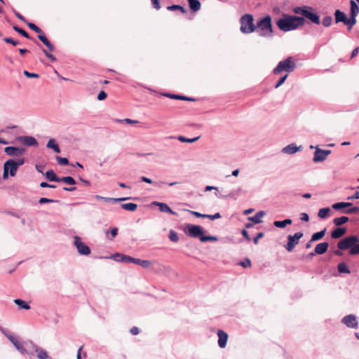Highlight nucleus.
I'll use <instances>...</instances> for the list:
<instances>
[{
  "label": "nucleus",
  "instance_id": "1",
  "mask_svg": "<svg viewBox=\"0 0 359 359\" xmlns=\"http://www.w3.org/2000/svg\"><path fill=\"white\" fill-rule=\"evenodd\" d=\"M305 19L303 17L283 15L277 22V26L283 32H289L298 29L305 24Z\"/></svg>",
  "mask_w": 359,
  "mask_h": 359
},
{
  "label": "nucleus",
  "instance_id": "2",
  "mask_svg": "<svg viewBox=\"0 0 359 359\" xmlns=\"http://www.w3.org/2000/svg\"><path fill=\"white\" fill-rule=\"evenodd\" d=\"M256 31L258 35L262 37L268 38L273 36V30L270 15H266L257 21Z\"/></svg>",
  "mask_w": 359,
  "mask_h": 359
},
{
  "label": "nucleus",
  "instance_id": "3",
  "mask_svg": "<svg viewBox=\"0 0 359 359\" xmlns=\"http://www.w3.org/2000/svg\"><path fill=\"white\" fill-rule=\"evenodd\" d=\"M313 10L312 7L304 6L294 7L292 11L296 14L302 15L304 18H306L311 22L319 25L320 22V16L316 13L312 12Z\"/></svg>",
  "mask_w": 359,
  "mask_h": 359
},
{
  "label": "nucleus",
  "instance_id": "4",
  "mask_svg": "<svg viewBox=\"0 0 359 359\" xmlns=\"http://www.w3.org/2000/svg\"><path fill=\"white\" fill-rule=\"evenodd\" d=\"M240 30L243 34H250L256 30L253 16L251 14H245L240 18Z\"/></svg>",
  "mask_w": 359,
  "mask_h": 359
},
{
  "label": "nucleus",
  "instance_id": "5",
  "mask_svg": "<svg viewBox=\"0 0 359 359\" xmlns=\"http://www.w3.org/2000/svg\"><path fill=\"white\" fill-rule=\"evenodd\" d=\"M296 68V64L292 57H288L286 59L280 61L277 66L273 69V73L274 74H279L282 72H292Z\"/></svg>",
  "mask_w": 359,
  "mask_h": 359
},
{
  "label": "nucleus",
  "instance_id": "6",
  "mask_svg": "<svg viewBox=\"0 0 359 359\" xmlns=\"http://www.w3.org/2000/svg\"><path fill=\"white\" fill-rule=\"evenodd\" d=\"M358 241L359 238L357 236H350L339 241L337 247L340 250H345L348 248L351 249L358 245Z\"/></svg>",
  "mask_w": 359,
  "mask_h": 359
},
{
  "label": "nucleus",
  "instance_id": "7",
  "mask_svg": "<svg viewBox=\"0 0 359 359\" xmlns=\"http://www.w3.org/2000/svg\"><path fill=\"white\" fill-rule=\"evenodd\" d=\"M17 170L18 168L15 160L9 159L6 161L4 165L3 179L6 180L8 177V174H10L11 177L15 176Z\"/></svg>",
  "mask_w": 359,
  "mask_h": 359
},
{
  "label": "nucleus",
  "instance_id": "8",
  "mask_svg": "<svg viewBox=\"0 0 359 359\" xmlns=\"http://www.w3.org/2000/svg\"><path fill=\"white\" fill-rule=\"evenodd\" d=\"M185 233L191 238H199L203 234V229L199 225L189 224L185 226Z\"/></svg>",
  "mask_w": 359,
  "mask_h": 359
},
{
  "label": "nucleus",
  "instance_id": "9",
  "mask_svg": "<svg viewBox=\"0 0 359 359\" xmlns=\"http://www.w3.org/2000/svg\"><path fill=\"white\" fill-rule=\"evenodd\" d=\"M304 233L302 232H297L293 236L289 235L287 236V243L285 248L288 252H292L296 245L298 244L299 241L302 238Z\"/></svg>",
  "mask_w": 359,
  "mask_h": 359
},
{
  "label": "nucleus",
  "instance_id": "10",
  "mask_svg": "<svg viewBox=\"0 0 359 359\" xmlns=\"http://www.w3.org/2000/svg\"><path fill=\"white\" fill-rule=\"evenodd\" d=\"M315 149L313 158L314 163L324 161L332 152L331 150L321 149L318 146L315 147Z\"/></svg>",
  "mask_w": 359,
  "mask_h": 359
},
{
  "label": "nucleus",
  "instance_id": "11",
  "mask_svg": "<svg viewBox=\"0 0 359 359\" xmlns=\"http://www.w3.org/2000/svg\"><path fill=\"white\" fill-rule=\"evenodd\" d=\"M74 244L76 246L79 253L81 255H88L90 253V248L83 243L81 238L78 236H74Z\"/></svg>",
  "mask_w": 359,
  "mask_h": 359
},
{
  "label": "nucleus",
  "instance_id": "12",
  "mask_svg": "<svg viewBox=\"0 0 359 359\" xmlns=\"http://www.w3.org/2000/svg\"><path fill=\"white\" fill-rule=\"evenodd\" d=\"M341 323L349 328L356 329L358 327V318L354 314H349L345 316L341 319Z\"/></svg>",
  "mask_w": 359,
  "mask_h": 359
},
{
  "label": "nucleus",
  "instance_id": "13",
  "mask_svg": "<svg viewBox=\"0 0 359 359\" xmlns=\"http://www.w3.org/2000/svg\"><path fill=\"white\" fill-rule=\"evenodd\" d=\"M16 141L28 147L38 146L37 140L32 136H18Z\"/></svg>",
  "mask_w": 359,
  "mask_h": 359
},
{
  "label": "nucleus",
  "instance_id": "14",
  "mask_svg": "<svg viewBox=\"0 0 359 359\" xmlns=\"http://www.w3.org/2000/svg\"><path fill=\"white\" fill-rule=\"evenodd\" d=\"M34 32L38 33L39 39L48 48V49L52 52L54 50V46L50 42V41L47 39L45 34L42 31V29L36 27V29H34Z\"/></svg>",
  "mask_w": 359,
  "mask_h": 359
},
{
  "label": "nucleus",
  "instance_id": "15",
  "mask_svg": "<svg viewBox=\"0 0 359 359\" xmlns=\"http://www.w3.org/2000/svg\"><path fill=\"white\" fill-rule=\"evenodd\" d=\"M34 32L38 33L39 39L48 48V49L52 52L54 50V46L50 42V41L47 39L45 34L42 31V29L36 27V29H34Z\"/></svg>",
  "mask_w": 359,
  "mask_h": 359
},
{
  "label": "nucleus",
  "instance_id": "16",
  "mask_svg": "<svg viewBox=\"0 0 359 359\" xmlns=\"http://www.w3.org/2000/svg\"><path fill=\"white\" fill-rule=\"evenodd\" d=\"M9 341L13 344L15 348L21 353V354H28L32 355V351H27V350L24 347L22 342L20 341L16 337L14 336H11L9 337Z\"/></svg>",
  "mask_w": 359,
  "mask_h": 359
},
{
  "label": "nucleus",
  "instance_id": "17",
  "mask_svg": "<svg viewBox=\"0 0 359 359\" xmlns=\"http://www.w3.org/2000/svg\"><path fill=\"white\" fill-rule=\"evenodd\" d=\"M4 151L7 155L11 156H20V155L23 154L26 151V149L22 147H16L10 146V147H5Z\"/></svg>",
  "mask_w": 359,
  "mask_h": 359
},
{
  "label": "nucleus",
  "instance_id": "18",
  "mask_svg": "<svg viewBox=\"0 0 359 359\" xmlns=\"http://www.w3.org/2000/svg\"><path fill=\"white\" fill-rule=\"evenodd\" d=\"M302 149H303L302 146L300 145V146L297 147L296 145V144L292 143V144H290L287 145L286 147H283L281 150V152L283 154H285L292 155V154H295L297 151H302Z\"/></svg>",
  "mask_w": 359,
  "mask_h": 359
},
{
  "label": "nucleus",
  "instance_id": "19",
  "mask_svg": "<svg viewBox=\"0 0 359 359\" xmlns=\"http://www.w3.org/2000/svg\"><path fill=\"white\" fill-rule=\"evenodd\" d=\"M218 335V346L220 348H224L226 345V342L228 340V334L226 332L223 330H219L217 332Z\"/></svg>",
  "mask_w": 359,
  "mask_h": 359
},
{
  "label": "nucleus",
  "instance_id": "20",
  "mask_svg": "<svg viewBox=\"0 0 359 359\" xmlns=\"http://www.w3.org/2000/svg\"><path fill=\"white\" fill-rule=\"evenodd\" d=\"M153 205L158 206L159 210L162 212H168L174 215H176V212L172 211V209L166 203L155 201L153 203Z\"/></svg>",
  "mask_w": 359,
  "mask_h": 359
},
{
  "label": "nucleus",
  "instance_id": "21",
  "mask_svg": "<svg viewBox=\"0 0 359 359\" xmlns=\"http://www.w3.org/2000/svg\"><path fill=\"white\" fill-rule=\"evenodd\" d=\"M111 258L116 262L130 263V256L125 255L121 253H115L111 256Z\"/></svg>",
  "mask_w": 359,
  "mask_h": 359
},
{
  "label": "nucleus",
  "instance_id": "22",
  "mask_svg": "<svg viewBox=\"0 0 359 359\" xmlns=\"http://www.w3.org/2000/svg\"><path fill=\"white\" fill-rule=\"evenodd\" d=\"M329 244L327 242L320 243L315 247V253L318 255H323L328 249Z\"/></svg>",
  "mask_w": 359,
  "mask_h": 359
},
{
  "label": "nucleus",
  "instance_id": "23",
  "mask_svg": "<svg viewBox=\"0 0 359 359\" xmlns=\"http://www.w3.org/2000/svg\"><path fill=\"white\" fill-rule=\"evenodd\" d=\"M163 95L165 97L172 98V99H175V100H187V101H190V102H195L196 100L194 97H189L180 95L164 93Z\"/></svg>",
  "mask_w": 359,
  "mask_h": 359
},
{
  "label": "nucleus",
  "instance_id": "24",
  "mask_svg": "<svg viewBox=\"0 0 359 359\" xmlns=\"http://www.w3.org/2000/svg\"><path fill=\"white\" fill-rule=\"evenodd\" d=\"M346 232V229L344 227H338L333 230L331 233V236L334 239H337L342 237Z\"/></svg>",
  "mask_w": 359,
  "mask_h": 359
},
{
  "label": "nucleus",
  "instance_id": "25",
  "mask_svg": "<svg viewBox=\"0 0 359 359\" xmlns=\"http://www.w3.org/2000/svg\"><path fill=\"white\" fill-rule=\"evenodd\" d=\"M334 15L336 23L343 22L345 24L347 17L344 12L340 10H336Z\"/></svg>",
  "mask_w": 359,
  "mask_h": 359
},
{
  "label": "nucleus",
  "instance_id": "26",
  "mask_svg": "<svg viewBox=\"0 0 359 359\" xmlns=\"http://www.w3.org/2000/svg\"><path fill=\"white\" fill-rule=\"evenodd\" d=\"M265 215V212L258 211L254 216L248 217V220L254 224H259L262 222L261 218Z\"/></svg>",
  "mask_w": 359,
  "mask_h": 359
},
{
  "label": "nucleus",
  "instance_id": "27",
  "mask_svg": "<svg viewBox=\"0 0 359 359\" xmlns=\"http://www.w3.org/2000/svg\"><path fill=\"white\" fill-rule=\"evenodd\" d=\"M187 1L189 3V8L192 11L196 12L200 10L201 4L198 0H187Z\"/></svg>",
  "mask_w": 359,
  "mask_h": 359
},
{
  "label": "nucleus",
  "instance_id": "28",
  "mask_svg": "<svg viewBox=\"0 0 359 359\" xmlns=\"http://www.w3.org/2000/svg\"><path fill=\"white\" fill-rule=\"evenodd\" d=\"M350 6V15L356 17L359 12L358 4L355 1L351 0Z\"/></svg>",
  "mask_w": 359,
  "mask_h": 359
},
{
  "label": "nucleus",
  "instance_id": "29",
  "mask_svg": "<svg viewBox=\"0 0 359 359\" xmlns=\"http://www.w3.org/2000/svg\"><path fill=\"white\" fill-rule=\"evenodd\" d=\"M46 177L50 182H59L60 177L57 176L55 172L53 170H48L46 174Z\"/></svg>",
  "mask_w": 359,
  "mask_h": 359
},
{
  "label": "nucleus",
  "instance_id": "30",
  "mask_svg": "<svg viewBox=\"0 0 359 359\" xmlns=\"http://www.w3.org/2000/svg\"><path fill=\"white\" fill-rule=\"evenodd\" d=\"M35 353H37L39 359H48L49 358L48 352L41 347H36Z\"/></svg>",
  "mask_w": 359,
  "mask_h": 359
},
{
  "label": "nucleus",
  "instance_id": "31",
  "mask_svg": "<svg viewBox=\"0 0 359 359\" xmlns=\"http://www.w3.org/2000/svg\"><path fill=\"white\" fill-rule=\"evenodd\" d=\"M46 147L48 148L53 149V151L56 153L60 152V147L54 139L49 140V141L47 143Z\"/></svg>",
  "mask_w": 359,
  "mask_h": 359
},
{
  "label": "nucleus",
  "instance_id": "32",
  "mask_svg": "<svg viewBox=\"0 0 359 359\" xmlns=\"http://www.w3.org/2000/svg\"><path fill=\"white\" fill-rule=\"evenodd\" d=\"M325 233L326 229H324L320 231L314 233L311 236L310 242H314L320 240L325 236Z\"/></svg>",
  "mask_w": 359,
  "mask_h": 359
},
{
  "label": "nucleus",
  "instance_id": "33",
  "mask_svg": "<svg viewBox=\"0 0 359 359\" xmlns=\"http://www.w3.org/2000/svg\"><path fill=\"white\" fill-rule=\"evenodd\" d=\"M338 272L340 273H350L351 271L344 262H341L337 266Z\"/></svg>",
  "mask_w": 359,
  "mask_h": 359
},
{
  "label": "nucleus",
  "instance_id": "34",
  "mask_svg": "<svg viewBox=\"0 0 359 359\" xmlns=\"http://www.w3.org/2000/svg\"><path fill=\"white\" fill-rule=\"evenodd\" d=\"M355 24H356V17L350 15L349 18H346V20L344 25H347V29L348 31H350Z\"/></svg>",
  "mask_w": 359,
  "mask_h": 359
},
{
  "label": "nucleus",
  "instance_id": "35",
  "mask_svg": "<svg viewBox=\"0 0 359 359\" xmlns=\"http://www.w3.org/2000/svg\"><path fill=\"white\" fill-rule=\"evenodd\" d=\"M59 182H64L70 185H74L76 183V180L71 176L60 177Z\"/></svg>",
  "mask_w": 359,
  "mask_h": 359
},
{
  "label": "nucleus",
  "instance_id": "36",
  "mask_svg": "<svg viewBox=\"0 0 359 359\" xmlns=\"http://www.w3.org/2000/svg\"><path fill=\"white\" fill-rule=\"evenodd\" d=\"M348 221V217L342 216V217L334 219L333 223L334 224V225L339 226L346 223Z\"/></svg>",
  "mask_w": 359,
  "mask_h": 359
},
{
  "label": "nucleus",
  "instance_id": "37",
  "mask_svg": "<svg viewBox=\"0 0 359 359\" xmlns=\"http://www.w3.org/2000/svg\"><path fill=\"white\" fill-rule=\"evenodd\" d=\"M121 208L126 210L133 212L136 210L137 205L133 203H123L121 204Z\"/></svg>",
  "mask_w": 359,
  "mask_h": 359
},
{
  "label": "nucleus",
  "instance_id": "38",
  "mask_svg": "<svg viewBox=\"0 0 359 359\" xmlns=\"http://www.w3.org/2000/svg\"><path fill=\"white\" fill-rule=\"evenodd\" d=\"M14 303L22 309H24L26 310H29L30 309L29 305L26 302H25L20 299H14Z\"/></svg>",
  "mask_w": 359,
  "mask_h": 359
},
{
  "label": "nucleus",
  "instance_id": "39",
  "mask_svg": "<svg viewBox=\"0 0 359 359\" xmlns=\"http://www.w3.org/2000/svg\"><path fill=\"white\" fill-rule=\"evenodd\" d=\"M130 199L129 197H123V198H109V197H104L102 201L104 202H121V201H125L126 200Z\"/></svg>",
  "mask_w": 359,
  "mask_h": 359
},
{
  "label": "nucleus",
  "instance_id": "40",
  "mask_svg": "<svg viewBox=\"0 0 359 359\" xmlns=\"http://www.w3.org/2000/svg\"><path fill=\"white\" fill-rule=\"evenodd\" d=\"M330 211V208H323L319 210L318 216L321 219H325L328 216Z\"/></svg>",
  "mask_w": 359,
  "mask_h": 359
},
{
  "label": "nucleus",
  "instance_id": "41",
  "mask_svg": "<svg viewBox=\"0 0 359 359\" xmlns=\"http://www.w3.org/2000/svg\"><path fill=\"white\" fill-rule=\"evenodd\" d=\"M200 137H196L194 138H187L184 136H178L177 140L182 142H186V143H193L197 141L199 139Z\"/></svg>",
  "mask_w": 359,
  "mask_h": 359
},
{
  "label": "nucleus",
  "instance_id": "42",
  "mask_svg": "<svg viewBox=\"0 0 359 359\" xmlns=\"http://www.w3.org/2000/svg\"><path fill=\"white\" fill-rule=\"evenodd\" d=\"M200 241L203 243L208 241H218V238L214 236H205L203 234V236L200 237Z\"/></svg>",
  "mask_w": 359,
  "mask_h": 359
},
{
  "label": "nucleus",
  "instance_id": "43",
  "mask_svg": "<svg viewBox=\"0 0 359 359\" xmlns=\"http://www.w3.org/2000/svg\"><path fill=\"white\" fill-rule=\"evenodd\" d=\"M13 29L17 32L18 33L20 34L22 36H23L24 37L27 38V39H31L29 34L25 31L23 29L18 27V26H13Z\"/></svg>",
  "mask_w": 359,
  "mask_h": 359
},
{
  "label": "nucleus",
  "instance_id": "44",
  "mask_svg": "<svg viewBox=\"0 0 359 359\" xmlns=\"http://www.w3.org/2000/svg\"><path fill=\"white\" fill-rule=\"evenodd\" d=\"M358 212H359V207H358V206L346 208V210H342V213H344V214H356Z\"/></svg>",
  "mask_w": 359,
  "mask_h": 359
},
{
  "label": "nucleus",
  "instance_id": "45",
  "mask_svg": "<svg viewBox=\"0 0 359 359\" xmlns=\"http://www.w3.org/2000/svg\"><path fill=\"white\" fill-rule=\"evenodd\" d=\"M332 18L330 15H327L323 18L322 23L324 27H330L332 23Z\"/></svg>",
  "mask_w": 359,
  "mask_h": 359
},
{
  "label": "nucleus",
  "instance_id": "46",
  "mask_svg": "<svg viewBox=\"0 0 359 359\" xmlns=\"http://www.w3.org/2000/svg\"><path fill=\"white\" fill-rule=\"evenodd\" d=\"M167 8L169 11L180 10L183 13L187 12V10L183 6L180 5H172L168 6Z\"/></svg>",
  "mask_w": 359,
  "mask_h": 359
},
{
  "label": "nucleus",
  "instance_id": "47",
  "mask_svg": "<svg viewBox=\"0 0 359 359\" xmlns=\"http://www.w3.org/2000/svg\"><path fill=\"white\" fill-rule=\"evenodd\" d=\"M169 238L172 242H177L179 241L177 233L173 230H170L169 233Z\"/></svg>",
  "mask_w": 359,
  "mask_h": 359
},
{
  "label": "nucleus",
  "instance_id": "48",
  "mask_svg": "<svg viewBox=\"0 0 359 359\" xmlns=\"http://www.w3.org/2000/svg\"><path fill=\"white\" fill-rule=\"evenodd\" d=\"M25 344L27 347L30 349L29 351H32V353L36 351V347H39L32 341H27ZM32 355L33 353L31 355Z\"/></svg>",
  "mask_w": 359,
  "mask_h": 359
},
{
  "label": "nucleus",
  "instance_id": "49",
  "mask_svg": "<svg viewBox=\"0 0 359 359\" xmlns=\"http://www.w3.org/2000/svg\"><path fill=\"white\" fill-rule=\"evenodd\" d=\"M332 208L335 210H340L341 212L343 210H346L345 207H344L343 202H338V203H334L332 205Z\"/></svg>",
  "mask_w": 359,
  "mask_h": 359
},
{
  "label": "nucleus",
  "instance_id": "50",
  "mask_svg": "<svg viewBox=\"0 0 359 359\" xmlns=\"http://www.w3.org/2000/svg\"><path fill=\"white\" fill-rule=\"evenodd\" d=\"M56 159L57 163L61 165H67L69 164V160L67 158L57 156Z\"/></svg>",
  "mask_w": 359,
  "mask_h": 359
},
{
  "label": "nucleus",
  "instance_id": "51",
  "mask_svg": "<svg viewBox=\"0 0 359 359\" xmlns=\"http://www.w3.org/2000/svg\"><path fill=\"white\" fill-rule=\"evenodd\" d=\"M4 41L6 43L13 44V46H17V45L20 44V41H19L14 40V39H13L11 37H6V38H4Z\"/></svg>",
  "mask_w": 359,
  "mask_h": 359
},
{
  "label": "nucleus",
  "instance_id": "52",
  "mask_svg": "<svg viewBox=\"0 0 359 359\" xmlns=\"http://www.w3.org/2000/svg\"><path fill=\"white\" fill-rule=\"evenodd\" d=\"M221 215L219 212H217L214 215H208V214H205V217L204 218H208V219H210L212 220H214V219H219V218H221Z\"/></svg>",
  "mask_w": 359,
  "mask_h": 359
},
{
  "label": "nucleus",
  "instance_id": "53",
  "mask_svg": "<svg viewBox=\"0 0 359 359\" xmlns=\"http://www.w3.org/2000/svg\"><path fill=\"white\" fill-rule=\"evenodd\" d=\"M349 254L351 255H355L359 254V243L355 245L353 248H351L349 250Z\"/></svg>",
  "mask_w": 359,
  "mask_h": 359
},
{
  "label": "nucleus",
  "instance_id": "54",
  "mask_svg": "<svg viewBox=\"0 0 359 359\" xmlns=\"http://www.w3.org/2000/svg\"><path fill=\"white\" fill-rule=\"evenodd\" d=\"M55 202H57V201H55V200H53V199H50V198H41L39 200V203L40 204H43V203H55Z\"/></svg>",
  "mask_w": 359,
  "mask_h": 359
},
{
  "label": "nucleus",
  "instance_id": "55",
  "mask_svg": "<svg viewBox=\"0 0 359 359\" xmlns=\"http://www.w3.org/2000/svg\"><path fill=\"white\" fill-rule=\"evenodd\" d=\"M23 74L25 76H27V78H39V74H36V73H31V72H29L27 70H25L23 72Z\"/></svg>",
  "mask_w": 359,
  "mask_h": 359
},
{
  "label": "nucleus",
  "instance_id": "56",
  "mask_svg": "<svg viewBox=\"0 0 359 359\" xmlns=\"http://www.w3.org/2000/svg\"><path fill=\"white\" fill-rule=\"evenodd\" d=\"M239 264L244 268H247L251 266V261L246 258L244 261L241 262Z\"/></svg>",
  "mask_w": 359,
  "mask_h": 359
},
{
  "label": "nucleus",
  "instance_id": "57",
  "mask_svg": "<svg viewBox=\"0 0 359 359\" xmlns=\"http://www.w3.org/2000/svg\"><path fill=\"white\" fill-rule=\"evenodd\" d=\"M287 77V74H285L283 76H282L279 80L277 82V83L276 84L275 86V88H278V87H280L282 84H283V83L285 82V81L286 80Z\"/></svg>",
  "mask_w": 359,
  "mask_h": 359
},
{
  "label": "nucleus",
  "instance_id": "58",
  "mask_svg": "<svg viewBox=\"0 0 359 359\" xmlns=\"http://www.w3.org/2000/svg\"><path fill=\"white\" fill-rule=\"evenodd\" d=\"M43 53H44V55H45L48 58H49L51 61L55 62V61L56 60V57H55L53 55H52V54L49 53L46 50L43 49Z\"/></svg>",
  "mask_w": 359,
  "mask_h": 359
},
{
  "label": "nucleus",
  "instance_id": "59",
  "mask_svg": "<svg viewBox=\"0 0 359 359\" xmlns=\"http://www.w3.org/2000/svg\"><path fill=\"white\" fill-rule=\"evenodd\" d=\"M107 97V94L104 91L102 90L97 95V100L102 101L105 100Z\"/></svg>",
  "mask_w": 359,
  "mask_h": 359
},
{
  "label": "nucleus",
  "instance_id": "60",
  "mask_svg": "<svg viewBox=\"0 0 359 359\" xmlns=\"http://www.w3.org/2000/svg\"><path fill=\"white\" fill-rule=\"evenodd\" d=\"M151 265V262L149 260H142L140 266L142 268L147 269Z\"/></svg>",
  "mask_w": 359,
  "mask_h": 359
},
{
  "label": "nucleus",
  "instance_id": "61",
  "mask_svg": "<svg viewBox=\"0 0 359 359\" xmlns=\"http://www.w3.org/2000/svg\"><path fill=\"white\" fill-rule=\"evenodd\" d=\"M273 225L276 226V227H278V228H281V229H283L285 227V223H284V221H275L273 222Z\"/></svg>",
  "mask_w": 359,
  "mask_h": 359
},
{
  "label": "nucleus",
  "instance_id": "62",
  "mask_svg": "<svg viewBox=\"0 0 359 359\" xmlns=\"http://www.w3.org/2000/svg\"><path fill=\"white\" fill-rule=\"evenodd\" d=\"M264 236V232H259L257 234V236L254 238L253 239V242L255 245H257L258 243V241L259 239L263 238Z\"/></svg>",
  "mask_w": 359,
  "mask_h": 359
},
{
  "label": "nucleus",
  "instance_id": "63",
  "mask_svg": "<svg viewBox=\"0 0 359 359\" xmlns=\"http://www.w3.org/2000/svg\"><path fill=\"white\" fill-rule=\"evenodd\" d=\"M187 211L196 217H201V218L205 217V214H202V213L196 212V211L189 210H187Z\"/></svg>",
  "mask_w": 359,
  "mask_h": 359
},
{
  "label": "nucleus",
  "instance_id": "64",
  "mask_svg": "<svg viewBox=\"0 0 359 359\" xmlns=\"http://www.w3.org/2000/svg\"><path fill=\"white\" fill-rule=\"evenodd\" d=\"M153 7L156 10H159L161 8L160 2L158 0H151Z\"/></svg>",
  "mask_w": 359,
  "mask_h": 359
}]
</instances>
